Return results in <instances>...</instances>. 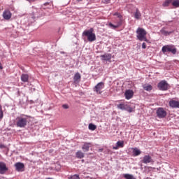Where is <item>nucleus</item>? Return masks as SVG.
<instances>
[{
    "mask_svg": "<svg viewBox=\"0 0 179 179\" xmlns=\"http://www.w3.org/2000/svg\"><path fill=\"white\" fill-rule=\"evenodd\" d=\"M29 123V116L22 115L16 118V125L19 128H24Z\"/></svg>",
    "mask_w": 179,
    "mask_h": 179,
    "instance_id": "obj_1",
    "label": "nucleus"
},
{
    "mask_svg": "<svg viewBox=\"0 0 179 179\" xmlns=\"http://www.w3.org/2000/svg\"><path fill=\"white\" fill-rule=\"evenodd\" d=\"M93 28H91L88 30L84 31L83 33V36L87 37L90 43H93V41H96V34L93 33Z\"/></svg>",
    "mask_w": 179,
    "mask_h": 179,
    "instance_id": "obj_2",
    "label": "nucleus"
},
{
    "mask_svg": "<svg viewBox=\"0 0 179 179\" xmlns=\"http://www.w3.org/2000/svg\"><path fill=\"white\" fill-rule=\"evenodd\" d=\"M137 38L140 41H148V38H146V30L143 28H138L136 30Z\"/></svg>",
    "mask_w": 179,
    "mask_h": 179,
    "instance_id": "obj_3",
    "label": "nucleus"
},
{
    "mask_svg": "<svg viewBox=\"0 0 179 179\" xmlns=\"http://www.w3.org/2000/svg\"><path fill=\"white\" fill-rule=\"evenodd\" d=\"M162 51L164 54L166 52H172V54H176L177 52V48L173 45H164L162 47Z\"/></svg>",
    "mask_w": 179,
    "mask_h": 179,
    "instance_id": "obj_4",
    "label": "nucleus"
},
{
    "mask_svg": "<svg viewBox=\"0 0 179 179\" xmlns=\"http://www.w3.org/2000/svg\"><path fill=\"white\" fill-rule=\"evenodd\" d=\"M103 89H104V83L101 82L99 83L94 87V92H96L97 94H101L103 93Z\"/></svg>",
    "mask_w": 179,
    "mask_h": 179,
    "instance_id": "obj_5",
    "label": "nucleus"
},
{
    "mask_svg": "<svg viewBox=\"0 0 179 179\" xmlns=\"http://www.w3.org/2000/svg\"><path fill=\"white\" fill-rule=\"evenodd\" d=\"M158 89L159 90H169V83L166 80H162L158 84Z\"/></svg>",
    "mask_w": 179,
    "mask_h": 179,
    "instance_id": "obj_6",
    "label": "nucleus"
},
{
    "mask_svg": "<svg viewBox=\"0 0 179 179\" xmlns=\"http://www.w3.org/2000/svg\"><path fill=\"white\" fill-rule=\"evenodd\" d=\"M157 115L158 118H164L167 115V112L163 108H159L157 110Z\"/></svg>",
    "mask_w": 179,
    "mask_h": 179,
    "instance_id": "obj_7",
    "label": "nucleus"
},
{
    "mask_svg": "<svg viewBox=\"0 0 179 179\" xmlns=\"http://www.w3.org/2000/svg\"><path fill=\"white\" fill-rule=\"evenodd\" d=\"M15 170L19 172L24 171V164L22 162H17L15 164Z\"/></svg>",
    "mask_w": 179,
    "mask_h": 179,
    "instance_id": "obj_8",
    "label": "nucleus"
},
{
    "mask_svg": "<svg viewBox=\"0 0 179 179\" xmlns=\"http://www.w3.org/2000/svg\"><path fill=\"white\" fill-rule=\"evenodd\" d=\"M3 17L5 20H10V19L12 17V13H10V10H4L3 12Z\"/></svg>",
    "mask_w": 179,
    "mask_h": 179,
    "instance_id": "obj_9",
    "label": "nucleus"
},
{
    "mask_svg": "<svg viewBox=\"0 0 179 179\" xmlns=\"http://www.w3.org/2000/svg\"><path fill=\"white\" fill-rule=\"evenodd\" d=\"M141 162L142 163H144V164H148V163H153V159L151 156L145 155L143 157Z\"/></svg>",
    "mask_w": 179,
    "mask_h": 179,
    "instance_id": "obj_10",
    "label": "nucleus"
},
{
    "mask_svg": "<svg viewBox=\"0 0 179 179\" xmlns=\"http://www.w3.org/2000/svg\"><path fill=\"white\" fill-rule=\"evenodd\" d=\"M8 171V167H6V164L3 162H0V174H5Z\"/></svg>",
    "mask_w": 179,
    "mask_h": 179,
    "instance_id": "obj_11",
    "label": "nucleus"
},
{
    "mask_svg": "<svg viewBox=\"0 0 179 179\" xmlns=\"http://www.w3.org/2000/svg\"><path fill=\"white\" fill-rule=\"evenodd\" d=\"M124 96L127 100H129L130 99H132V97H134V91L131 90H127L124 93Z\"/></svg>",
    "mask_w": 179,
    "mask_h": 179,
    "instance_id": "obj_12",
    "label": "nucleus"
},
{
    "mask_svg": "<svg viewBox=\"0 0 179 179\" xmlns=\"http://www.w3.org/2000/svg\"><path fill=\"white\" fill-rule=\"evenodd\" d=\"M169 106L172 107V108H179V101L174 100L170 101Z\"/></svg>",
    "mask_w": 179,
    "mask_h": 179,
    "instance_id": "obj_13",
    "label": "nucleus"
},
{
    "mask_svg": "<svg viewBox=\"0 0 179 179\" xmlns=\"http://www.w3.org/2000/svg\"><path fill=\"white\" fill-rule=\"evenodd\" d=\"M102 61H110L111 59V54H105L101 55Z\"/></svg>",
    "mask_w": 179,
    "mask_h": 179,
    "instance_id": "obj_14",
    "label": "nucleus"
},
{
    "mask_svg": "<svg viewBox=\"0 0 179 179\" xmlns=\"http://www.w3.org/2000/svg\"><path fill=\"white\" fill-rule=\"evenodd\" d=\"M74 83H79L80 82V73H77L73 78Z\"/></svg>",
    "mask_w": 179,
    "mask_h": 179,
    "instance_id": "obj_15",
    "label": "nucleus"
},
{
    "mask_svg": "<svg viewBox=\"0 0 179 179\" xmlns=\"http://www.w3.org/2000/svg\"><path fill=\"white\" fill-rule=\"evenodd\" d=\"M83 150L84 152H89V149H90V143H85L83 147H82Z\"/></svg>",
    "mask_w": 179,
    "mask_h": 179,
    "instance_id": "obj_16",
    "label": "nucleus"
},
{
    "mask_svg": "<svg viewBox=\"0 0 179 179\" xmlns=\"http://www.w3.org/2000/svg\"><path fill=\"white\" fill-rule=\"evenodd\" d=\"M76 156L77 159H83V157H85V153L79 150L76 153Z\"/></svg>",
    "mask_w": 179,
    "mask_h": 179,
    "instance_id": "obj_17",
    "label": "nucleus"
},
{
    "mask_svg": "<svg viewBox=\"0 0 179 179\" xmlns=\"http://www.w3.org/2000/svg\"><path fill=\"white\" fill-rule=\"evenodd\" d=\"M143 87L144 90H146V92H150V90H152V89H153L152 85H149V84L143 85Z\"/></svg>",
    "mask_w": 179,
    "mask_h": 179,
    "instance_id": "obj_18",
    "label": "nucleus"
},
{
    "mask_svg": "<svg viewBox=\"0 0 179 179\" xmlns=\"http://www.w3.org/2000/svg\"><path fill=\"white\" fill-rule=\"evenodd\" d=\"M21 80H22V82H28L29 81V75L22 74L21 75Z\"/></svg>",
    "mask_w": 179,
    "mask_h": 179,
    "instance_id": "obj_19",
    "label": "nucleus"
},
{
    "mask_svg": "<svg viewBox=\"0 0 179 179\" xmlns=\"http://www.w3.org/2000/svg\"><path fill=\"white\" fill-rule=\"evenodd\" d=\"M141 16H142V14L141 13V12H139V10L136 9V12L134 13L135 19L139 20L141 19Z\"/></svg>",
    "mask_w": 179,
    "mask_h": 179,
    "instance_id": "obj_20",
    "label": "nucleus"
},
{
    "mask_svg": "<svg viewBox=\"0 0 179 179\" xmlns=\"http://www.w3.org/2000/svg\"><path fill=\"white\" fill-rule=\"evenodd\" d=\"M118 148H124V141H117L116 147H114L113 149H118Z\"/></svg>",
    "mask_w": 179,
    "mask_h": 179,
    "instance_id": "obj_21",
    "label": "nucleus"
},
{
    "mask_svg": "<svg viewBox=\"0 0 179 179\" xmlns=\"http://www.w3.org/2000/svg\"><path fill=\"white\" fill-rule=\"evenodd\" d=\"M160 32L164 36H170L171 34V33H173V31H167L164 30V29H161Z\"/></svg>",
    "mask_w": 179,
    "mask_h": 179,
    "instance_id": "obj_22",
    "label": "nucleus"
},
{
    "mask_svg": "<svg viewBox=\"0 0 179 179\" xmlns=\"http://www.w3.org/2000/svg\"><path fill=\"white\" fill-rule=\"evenodd\" d=\"M134 156H139L141 155V151L138 148H134L133 150Z\"/></svg>",
    "mask_w": 179,
    "mask_h": 179,
    "instance_id": "obj_23",
    "label": "nucleus"
},
{
    "mask_svg": "<svg viewBox=\"0 0 179 179\" xmlns=\"http://www.w3.org/2000/svg\"><path fill=\"white\" fill-rule=\"evenodd\" d=\"M117 108L120 110H127V106L124 103H120L117 105Z\"/></svg>",
    "mask_w": 179,
    "mask_h": 179,
    "instance_id": "obj_24",
    "label": "nucleus"
},
{
    "mask_svg": "<svg viewBox=\"0 0 179 179\" xmlns=\"http://www.w3.org/2000/svg\"><path fill=\"white\" fill-rule=\"evenodd\" d=\"M89 129H90V131H95V129L97 128V127H96V125L90 123L88 126Z\"/></svg>",
    "mask_w": 179,
    "mask_h": 179,
    "instance_id": "obj_25",
    "label": "nucleus"
},
{
    "mask_svg": "<svg viewBox=\"0 0 179 179\" xmlns=\"http://www.w3.org/2000/svg\"><path fill=\"white\" fill-rule=\"evenodd\" d=\"M123 177H124V178H126V179H136V178H134L133 175L128 174V173L124 174L123 176Z\"/></svg>",
    "mask_w": 179,
    "mask_h": 179,
    "instance_id": "obj_26",
    "label": "nucleus"
},
{
    "mask_svg": "<svg viewBox=\"0 0 179 179\" xmlns=\"http://www.w3.org/2000/svg\"><path fill=\"white\" fill-rule=\"evenodd\" d=\"M171 2H173V0H166L162 5L163 6H169Z\"/></svg>",
    "mask_w": 179,
    "mask_h": 179,
    "instance_id": "obj_27",
    "label": "nucleus"
},
{
    "mask_svg": "<svg viewBox=\"0 0 179 179\" xmlns=\"http://www.w3.org/2000/svg\"><path fill=\"white\" fill-rule=\"evenodd\" d=\"M172 5H173V6H176V8H178V6H179V1L178 0H176V1H173Z\"/></svg>",
    "mask_w": 179,
    "mask_h": 179,
    "instance_id": "obj_28",
    "label": "nucleus"
},
{
    "mask_svg": "<svg viewBox=\"0 0 179 179\" xmlns=\"http://www.w3.org/2000/svg\"><path fill=\"white\" fill-rule=\"evenodd\" d=\"M69 179H80V178L79 177V175H73L69 177Z\"/></svg>",
    "mask_w": 179,
    "mask_h": 179,
    "instance_id": "obj_29",
    "label": "nucleus"
},
{
    "mask_svg": "<svg viewBox=\"0 0 179 179\" xmlns=\"http://www.w3.org/2000/svg\"><path fill=\"white\" fill-rule=\"evenodd\" d=\"M3 118V112L2 111V107L0 106V120H2Z\"/></svg>",
    "mask_w": 179,
    "mask_h": 179,
    "instance_id": "obj_30",
    "label": "nucleus"
},
{
    "mask_svg": "<svg viewBox=\"0 0 179 179\" xmlns=\"http://www.w3.org/2000/svg\"><path fill=\"white\" fill-rule=\"evenodd\" d=\"M109 27L111 28V29H117V27H118V25H114L113 24V23H109Z\"/></svg>",
    "mask_w": 179,
    "mask_h": 179,
    "instance_id": "obj_31",
    "label": "nucleus"
},
{
    "mask_svg": "<svg viewBox=\"0 0 179 179\" xmlns=\"http://www.w3.org/2000/svg\"><path fill=\"white\" fill-rule=\"evenodd\" d=\"M62 107L65 109V110H68V108H69V106H68V104H63Z\"/></svg>",
    "mask_w": 179,
    "mask_h": 179,
    "instance_id": "obj_32",
    "label": "nucleus"
},
{
    "mask_svg": "<svg viewBox=\"0 0 179 179\" xmlns=\"http://www.w3.org/2000/svg\"><path fill=\"white\" fill-rule=\"evenodd\" d=\"M114 16H117V17H119V19H121V17H122V16L120 15V14L118 13H115L114 14Z\"/></svg>",
    "mask_w": 179,
    "mask_h": 179,
    "instance_id": "obj_33",
    "label": "nucleus"
},
{
    "mask_svg": "<svg viewBox=\"0 0 179 179\" xmlns=\"http://www.w3.org/2000/svg\"><path fill=\"white\" fill-rule=\"evenodd\" d=\"M142 48H143V50H145V48H146V43H143Z\"/></svg>",
    "mask_w": 179,
    "mask_h": 179,
    "instance_id": "obj_34",
    "label": "nucleus"
},
{
    "mask_svg": "<svg viewBox=\"0 0 179 179\" xmlns=\"http://www.w3.org/2000/svg\"><path fill=\"white\" fill-rule=\"evenodd\" d=\"M128 111H129V113H132V112L134 111V109H133L132 108H129V110H128Z\"/></svg>",
    "mask_w": 179,
    "mask_h": 179,
    "instance_id": "obj_35",
    "label": "nucleus"
},
{
    "mask_svg": "<svg viewBox=\"0 0 179 179\" xmlns=\"http://www.w3.org/2000/svg\"><path fill=\"white\" fill-rule=\"evenodd\" d=\"M5 146H3V145H0V148L1 149L3 148Z\"/></svg>",
    "mask_w": 179,
    "mask_h": 179,
    "instance_id": "obj_36",
    "label": "nucleus"
},
{
    "mask_svg": "<svg viewBox=\"0 0 179 179\" xmlns=\"http://www.w3.org/2000/svg\"><path fill=\"white\" fill-rule=\"evenodd\" d=\"M0 69H2V64L0 63Z\"/></svg>",
    "mask_w": 179,
    "mask_h": 179,
    "instance_id": "obj_37",
    "label": "nucleus"
},
{
    "mask_svg": "<svg viewBox=\"0 0 179 179\" xmlns=\"http://www.w3.org/2000/svg\"><path fill=\"white\" fill-rule=\"evenodd\" d=\"M44 5L45 6L48 5V3H45Z\"/></svg>",
    "mask_w": 179,
    "mask_h": 179,
    "instance_id": "obj_38",
    "label": "nucleus"
},
{
    "mask_svg": "<svg viewBox=\"0 0 179 179\" xmlns=\"http://www.w3.org/2000/svg\"><path fill=\"white\" fill-rule=\"evenodd\" d=\"M171 21H169L168 22H166V24H169V23H171Z\"/></svg>",
    "mask_w": 179,
    "mask_h": 179,
    "instance_id": "obj_39",
    "label": "nucleus"
},
{
    "mask_svg": "<svg viewBox=\"0 0 179 179\" xmlns=\"http://www.w3.org/2000/svg\"><path fill=\"white\" fill-rule=\"evenodd\" d=\"M77 1H82V0H77Z\"/></svg>",
    "mask_w": 179,
    "mask_h": 179,
    "instance_id": "obj_40",
    "label": "nucleus"
}]
</instances>
